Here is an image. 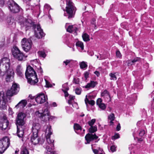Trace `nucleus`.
I'll return each mask as SVG.
<instances>
[{"label": "nucleus", "mask_w": 154, "mask_h": 154, "mask_svg": "<svg viewBox=\"0 0 154 154\" xmlns=\"http://www.w3.org/2000/svg\"><path fill=\"white\" fill-rule=\"evenodd\" d=\"M10 66L9 59L7 57L2 58L0 61V75H3L5 71L11 69L10 68Z\"/></svg>", "instance_id": "f257e3e1"}, {"label": "nucleus", "mask_w": 154, "mask_h": 154, "mask_svg": "<svg viewBox=\"0 0 154 154\" xmlns=\"http://www.w3.org/2000/svg\"><path fill=\"white\" fill-rule=\"evenodd\" d=\"M66 9L67 14H64V16H67L69 19L73 17L75 11V8L73 3L70 0L68 1V0H66Z\"/></svg>", "instance_id": "f03ea898"}, {"label": "nucleus", "mask_w": 154, "mask_h": 154, "mask_svg": "<svg viewBox=\"0 0 154 154\" xmlns=\"http://www.w3.org/2000/svg\"><path fill=\"white\" fill-rule=\"evenodd\" d=\"M10 144V139L8 137H3L0 140V154L3 153L8 148Z\"/></svg>", "instance_id": "7ed1b4c3"}, {"label": "nucleus", "mask_w": 154, "mask_h": 154, "mask_svg": "<svg viewBox=\"0 0 154 154\" xmlns=\"http://www.w3.org/2000/svg\"><path fill=\"white\" fill-rule=\"evenodd\" d=\"M46 138L48 144L46 145V147L47 146H50V148L53 147L54 146L53 140H51L50 138L51 135L52 134V132L51 131V127L50 126H48L45 131Z\"/></svg>", "instance_id": "20e7f679"}, {"label": "nucleus", "mask_w": 154, "mask_h": 154, "mask_svg": "<svg viewBox=\"0 0 154 154\" xmlns=\"http://www.w3.org/2000/svg\"><path fill=\"white\" fill-rule=\"evenodd\" d=\"M8 101L7 97L3 91L0 92V109L5 110L7 107V102Z\"/></svg>", "instance_id": "39448f33"}, {"label": "nucleus", "mask_w": 154, "mask_h": 154, "mask_svg": "<svg viewBox=\"0 0 154 154\" xmlns=\"http://www.w3.org/2000/svg\"><path fill=\"white\" fill-rule=\"evenodd\" d=\"M26 115L23 112L19 113L17 116L16 119V125L17 126H25L24 125L25 124V119Z\"/></svg>", "instance_id": "423d86ee"}, {"label": "nucleus", "mask_w": 154, "mask_h": 154, "mask_svg": "<svg viewBox=\"0 0 154 154\" xmlns=\"http://www.w3.org/2000/svg\"><path fill=\"white\" fill-rule=\"evenodd\" d=\"M33 26L35 29V35L37 38H41L45 36V34L39 25H33Z\"/></svg>", "instance_id": "0eeeda50"}, {"label": "nucleus", "mask_w": 154, "mask_h": 154, "mask_svg": "<svg viewBox=\"0 0 154 154\" xmlns=\"http://www.w3.org/2000/svg\"><path fill=\"white\" fill-rule=\"evenodd\" d=\"M40 110L38 111L36 113L38 116L45 120H48L49 119L50 114L48 109L46 108L43 109L42 112H40Z\"/></svg>", "instance_id": "6e6552de"}, {"label": "nucleus", "mask_w": 154, "mask_h": 154, "mask_svg": "<svg viewBox=\"0 0 154 154\" xmlns=\"http://www.w3.org/2000/svg\"><path fill=\"white\" fill-rule=\"evenodd\" d=\"M9 122L7 117L4 116L2 118L0 119V129L2 130L9 129Z\"/></svg>", "instance_id": "1a4fd4ad"}, {"label": "nucleus", "mask_w": 154, "mask_h": 154, "mask_svg": "<svg viewBox=\"0 0 154 154\" xmlns=\"http://www.w3.org/2000/svg\"><path fill=\"white\" fill-rule=\"evenodd\" d=\"M12 52L14 57L19 61H21L23 60L24 54L19 49H12Z\"/></svg>", "instance_id": "9d476101"}, {"label": "nucleus", "mask_w": 154, "mask_h": 154, "mask_svg": "<svg viewBox=\"0 0 154 154\" xmlns=\"http://www.w3.org/2000/svg\"><path fill=\"white\" fill-rule=\"evenodd\" d=\"M8 7L11 11L13 13H18L20 11L19 6L13 1L10 2H9Z\"/></svg>", "instance_id": "9b49d317"}, {"label": "nucleus", "mask_w": 154, "mask_h": 154, "mask_svg": "<svg viewBox=\"0 0 154 154\" xmlns=\"http://www.w3.org/2000/svg\"><path fill=\"white\" fill-rule=\"evenodd\" d=\"M35 98V101L37 103L40 104L43 103L45 102L46 100V97L42 93L37 94Z\"/></svg>", "instance_id": "f8f14e48"}, {"label": "nucleus", "mask_w": 154, "mask_h": 154, "mask_svg": "<svg viewBox=\"0 0 154 154\" xmlns=\"http://www.w3.org/2000/svg\"><path fill=\"white\" fill-rule=\"evenodd\" d=\"M6 77L5 80L7 82H10L12 81L13 79L14 72L12 69H9V70L5 71Z\"/></svg>", "instance_id": "ddd939ff"}, {"label": "nucleus", "mask_w": 154, "mask_h": 154, "mask_svg": "<svg viewBox=\"0 0 154 154\" xmlns=\"http://www.w3.org/2000/svg\"><path fill=\"white\" fill-rule=\"evenodd\" d=\"M25 74L26 78L37 75L33 68L29 66L27 67Z\"/></svg>", "instance_id": "4468645a"}, {"label": "nucleus", "mask_w": 154, "mask_h": 154, "mask_svg": "<svg viewBox=\"0 0 154 154\" xmlns=\"http://www.w3.org/2000/svg\"><path fill=\"white\" fill-rule=\"evenodd\" d=\"M21 45L23 48H31L32 47V42L30 39L27 40L25 38H23L21 41Z\"/></svg>", "instance_id": "2eb2a0df"}, {"label": "nucleus", "mask_w": 154, "mask_h": 154, "mask_svg": "<svg viewBox=\"0 0 154 154\" xmlns=\"http://www.w3.org/2000/svg\"><path fill=\"white\" fill-rule=\"evenodd\" d=\"M85 139L87 141L85 144L89 143L91 141L94 140H96L98 138V137L95 134L88 133L87 134L85 137Z\"/></svg>", "instance_id": "dca6fc26"}, {"label": "nucleus", "mask_w": 154, "mask_h": 154, "mask_svg": "<svg viewBox=\"0 0 154 154\" xmlns=\"http://www.w3.org/2000/svg\"><path fill=\"white\" fill-rule=\"evenodd\" d=\"M18 23L21 27L25 26L26 27H28L31 26L32 25V22L30 19L26 20V19H23L21 20H20Z\"/></svg>", "instance_id": "f3484780"}, {"label": "nucleus", "mask_w": 154, "mask_h": 154, "mask_svg": "<svg viewBox=\"0 0 154 154\" xmlns=\"http://www.w3.org/2000/svg\"><path fill=\"white\" fill-rule=\"evenodd\" d=\"M40 128V126L38 123H34L33 124L32 128V134L36 137L38 132V131Z\"/></svg>", "instance_id": "a211bd4d"}, {"label": "nucleus", "mask_w": 154, "mask_h": 154, "mask_svg": "<svg viewBox=\"0 0 154 154\" xmlns=\"http://www.w3.org/2000/svg\"><path fill=\"white\" fill-rule=\"evenodd\" d=\"M32 76L27 78L28 79V82L31 85H35L38 82L37 75H34Z\"/></svg>", "instance_id": "6ab92c4d"}, {"label": "nucleus", "mask_w": 154, "mask_h": 154, "mask_svg": "<svg viewBox=\"0 0 154 154\" xmlns=\"http://www.w3.org/2000/svg\"><path fill=\"white\" fill-rule=\"evenodd\" d=\"M25 126H17V136L20 137H22L24 133V129Z\"/></svg>", "instance_id": "aec40b11"}, {"label": "nucleus", "mask_w": 154, "mask_h": 154, "mask_svg": "<svg viewBox=\"0 0 154 154\" xmlns=\"http://www.w3.org/2000/svg\"><path fill=\"white\" fill-rule=\"evenodd\" d=\"M27 104V102L25 100H23L20 101L17 105L15 106V107L17 108L20 107L21 108H23Z\"/></svg>", "instance_id": "412c9836"}, {"label": "nucleus", "mask_w": 154, "mask_h": 154, "mask_svg": "<svg viewBox=\"0 0 154 154\" xmlns=\"http://www.w3.org/2000/svg\"><path fill=\"white\" fill-rule=\"evenodd\" d=\"M31 140L32 142L34 145L38 143L39 140L38 137V134L37 136L35 137L34 135L32 134V136H31Z\"/></svg>", "instance_id": "4be33fe9"}, {"label": "nucleus", "mask_w": 154, "mask_h": 154, "mask_svg": "<svg viewBox=\"0 0 154 154\" xmlns=\"http://www.w3.org/2000/svg\"><path fill=\"white\" fill-rule=\"evenodd\" d=\"M97 84V82L94 81H91L90 83H88L86 86L83 87L86 88H94Z\"/></svg>", "instance_id": "5701e85b"}, {"label": "nucleus", "mask_w": 154, "mask_h": 154, "mask_svg": "<svg viewBox=\"0 0 154 154\" xmlns=\"http://www.w3.org/2000/svg\"><path fill=\"white\" fill-rule=\"evenodd\" d=\"M7 22L9 25L12 27H15V23L14 19L12 17H9L7 18Z\"/></svg>", "instance_id": "b1692460"}, {"label": "nucleus", "mask_w": 154, "mask_h": 154, "mask_svg": "<svg viewBox=\"0 0 154 154\" xmlns=\"http://www.w3.org/2000/svg\"><path fill=\"white\" fill-rule=\"evenodd\" d=\"M78 29L72 25L69 26H68L66 30L68 32L70 33H72L73 32H76Z\"/></svg>", "instance_id": "393cba45"}, {"label": "nucleus", "mask_w": 154, "mask_h": 154, "mask_svg": "<svg viewBox=\"0 0 154 154\" xmlns=\"http://www.w3.org/2000/svg\"><path fill=\"white\" fill-rule=\"evenodd\" d=\"M17 74L20 76H22L23 75V72L22 69L20 65H18L16 68Z\"/></svg>", "instance_id": "a878e982"}, {"label": "nucleus", "mask_w": 154, "mask_h": 154, "mask_svg": "<svg viewBox=\"0 0 154 154\" xmlns=\"http://www.w3.org/2000/svg\"><path fill=\"white\" fill-rule=\"evenodd\" d=\"M140 57H137L132 60H128V65L129 66L134 64L136 62L140 60Z\"/></svg>", "instance_id": "bb28decb"}, {"label": "nucleus", "mask_w": 154, "mask_h": 154, "mask_svg": "<svg viewBox=\"0 0 154 154\" xmlns=\"http://www.w3.org/2000/svg\"><path fill=\"white\" fill-rule=\"evenodd\" d=\"M11 89L14 91H15L16 94H17L19 90V86L17 84L15 83L13 85Z\"/></svg>", "instance_id": "cd10ccee"}, {"label": "nucleus", "mask_w": 154, "mask_h": 154, "mask_svg": "<svg viewBox=\"0 0 154 154\" xmlns=\"http://www.w3.org/2000/svg\"><path fill=\"white\" fill-rule=\"evenodd\" d=\"M16 94L15 91H14L11 89L10 90H8L7 91L6 95L5 94V96L7 97V99H8V96H12L14 94Z\"/></svg>", "instance_id": "c85d7f7f"}, {"label": "nucleus", "mask_w": 154, "mask_h": 154, "mask_svg": "<svg viewBox=\"0 0 154 154\" xmlns=\"http://www.w3.org/2000/svg\"><path fill=\"white\" fill-rule=\"evenodd\" d=\"M45 147L47 150V154H56V152L53 151L52 147L50 148V146H47Z\"/></svg>", "instance_id": "c756f323"}, {"label": "nucleus", "mask_w": 154, "mask_h": 154, "mask_svg": "<svg viewBox=\"0 0 154 154\" xmlns=\"http://www.w3.org/2000/svg\"><path fill=\"white\" fill-rule=\"evenodd\" d=\"M63 88L66 87L65 89H62L63 91L64 92L65 94V97H67L69 95V94L68 93L67 91L69 90V88L67 86L66 84H64L63 85Z\"/></svg>", "instance_id": "7c9ffc66"}, {"label": "nucleus", "mask_w": 154, "mask_h": 154, "mask_svg": "<svg viewBox=\"0 0 154 154\" xmlns=\"http://www.w3.org/2000/svg\"><path fill=\"white\" fill-rule=\"evenodd\" d=\"M87 96H86V98L85 99V102L86 104V106L87 107L88 106V103L89 104L93 106L95 104V102L94 100H89L87 98Z\"/></svg>", "instance_id": "2f4dec72"}, {"label": "nucleus", "mask_w": 154, "mask_h": 154, "mask_svg": "<svg viewBox=\"0 0 154 154\" xmlns=\"http://www.w3.org/2000/svg\"><path fill=\"white\" fill-rule=\"evenodd\" d=\"M82 37L83 40L85 42H87L90 40L89 35L86 33L83 34Z\"/></svg>", "instance_id": "473e14b6"}, {"label": "nucleus", "mask_w": 154, "mask_h": 154, "mask_svg": "<svg viewBox=\"0 0 154 154\" xmlns=\"http://www.w3.org/2000/svg\"><path fill=\"white\" fill-rule=\"evenodd\" d=\"M89 132L91 133H93L97 131V127L95 126H91L89 129Z\"/></svg>", "instance_id": "72a5a7b5"}, {"label": "nucleus", "mask_w": 154, "mask_h": 154, "mask_svg": "<svg viewBox=\"0 0 154 154\" xmlns=\"http://www.w3.org/2000/svg\"><path fill=\"white\" fill-rule=\"evenodd\" d=\"M80 67L82 69L86 68L87 67V65L84 61H82L79 63Z\"/></svg>", "instance_id": "f704fd0d"}, {"label": "nucleus", "mask_w": 154, "mask_h": 154, "mask_svg": "<svg viewBox=\"0 0 154 154\" xmlns=\"http://www.w3.org/2000/svg\"><path fill=\"white\" fill-rule=\"evenodd\" d=\"M101 96H104V97H110L109 94L106 90H105L102 93H101Z\"/></svg>", "instance_id": "c9c22d12"}, {"label": "nucleus", "mask_w": 154, "mask_h": 154, "mask_svg": "<svg viewBox=\"0 0 154 154\" xmlns=\"http://www.w3.org/2000/svg\"><path fill=\"white\" fill-rule=\"evenodd\" d=\"M74 128L75 130H82L81 127L78 124L75 123L74 124Z\"/></svg>", "instance_id": "e433bc0d"}, {"label": "nucleus", "mask_w": 154, "mask_h": 154, "mask_svg": "<svg viewBox=\"0 0 154 154\" xmlns=\"http://www.w3.org/2000/svg\"><path fill=\"white\" fill-rule=\"evenodd\" d=\"M116 73H110L109 74V75L110 77V79L113 80H116L117 79V77L115 75Z\"/></svg>", "instance_id": "4c0bfd02"}, {"label": "nucleus", "mask_w": 154, "mask_h": 154, "mask_svg": "<svg viewBox=\"0 0 154 154\" xmlns=\"http://www.w3.org/2000/svg\"><path fill=\"white\" fill-rule=\"evenodd\" d=\"M76 45L78 47L81 48H84V45L83 43L81 42L78 41L76 43Z\"/></svg>", "instance_id": "58836bf2"}, {"label": "nucleus", "mask_w": 154, "mask_h": 154, "mask_svg": "<svg viewBox=\"0 0 154 154\" xmlns=\"http://www.w3.org/2000/svg\"><path fill=\"white\" fill-rule=\"evenodd\" d=\"M38 53L39 56L43 58H45L46 56V54L44 51H39L38 52Z\"/></svg>", "instance_id": "ea45409f"}, {"label": "nucleus", "mask_w": 154, "mask_h": 154, "mask_svg": "<svg viewBox=\"0 0 154 154\" xmlns=\"http://www.w3.org/2000/svg\"><path fill=\"white\" fill-rule=\"evenodd\" d=\"M108 119L110 120L113 121L115 119L114 113H111L108 117Z\"/></svg>", "instance_id": "a19ab883"}, {"label": "nucleus", "mask_w": 154, "mask_h": 154, "mask_svg": "<svg viewBox=\"0 0 154 154\" xmlns=\"http://www.w3.org/2000/svg\"><path fill=\"white\" fill-rule=\"evenodd\" d=\"M21 154H29V152L26 148H24L21 151Z\"/></svg>", "instance_id": "79ce46f5"}, {"label": "nucleus", "mask_w": 154, "mask_h": 154, "mask_svg": "<svg viewBox=\"0 0 154 154\" xmlns=\"http://www.w3.org/2000/svg\"><path fill=\"white\" fill-rule=\"evenodd\" d=\"M95 121L96 120L95 119H92L90 121L88 122V124L90 126H93V125L95 122Z\"/></svg>", "instance_id": "37998d69"}, {"label": "nucleus", "mask_w": 154, "mask_h": 154, "mask_svg": "<svg viewBox=\"0 0 154 154\" xmlns=\"http://www.w3.org/2000/svg\"><path fill=\"white\" fill-rule=\"evenodd\" d=\"M79 82V79L78 78H74L73 80V82L75 84H78Z\"/></svg>", "instance_id": "c03bdc74"}, {"label": "nucleus", "mask_w": 154, "mask_h": 154, "mask_svg": "<svg viewBox=\"0 0 154 154\" xmlns=\"http://www.w3.org/2000/svg\"><path fill=\"white\" fill-rule=\"evenodd\" d=\"M99 107L102 110H104L106 108V106L104 104L102 103L98 105Z\"/></svg>", "instance_id": "a18cd8bd"}, {"label": "nucleus", "mask_w": 154, "mask_h": 154, "mask_svg": "<svg viewBox=\"0 0 154 154\" xmlns=\"http://www.w3.org/2000/svg\"><path fill=\"white\" fill-rule=\"evenodd\" d=\"M75 92L76 94L79 95L81 94V90L79 88H77L75 89Z\"/></svg>", "instance_id": "49530a36"}, {"label": "nucleus", "mask_w": 154, "mask_h": 154, "mask_svg": "<svg viewBox=\"0 0 154 154\" xmlns=\"http://www.w3.org/2000/svg\"><path fill=\"white\" fill-rule=\"evenodd\" d=\"M145 134V131L143 130H141L139 133V135L141 137L143 136Z\"/></svg>", "instance_id": "de8ad7c7"}, {"label": "nucleus", "mask_w": 154, "mask_h": 154, "mask_svg": "<svg viewBox=\"0 0 154 154\" xmlns=\"http://www.w3.org/2000/svg\"><path fill=\"white\" fill-rule=\"evenodd\" d=\"M102 99L100 98H99L98 99L96 103L97 105H99L100 104L102 103Z\"/></svg>", "instance_id": "09e8293b"}, {"label": "nucleus", "mask_w": 154, "mask_h": 154, "mask_svg": "<svg viewBox=\"0 0 154 154\" xmlns=\"http://www.w3.org/2000/svg\"><path fill=\"white\" fill-rule=\"evenodd\" d=\"M116 55L117 57L120 58L122 57V55L119 51H117L116 52Z\"/></svg>", "instance_id": "8fccbe9b"}, {"label": "nucleus", "mask_w": 154, "mask_h": 154, "mask_svg": "<svg viewBox=\"0 0 154 154\" xmlns=\"http://www.w3.org/2000/svg\"><path fill=\"white\" fill-rule=\"evenodd\" d=\"M46 85L48 87H52V85L47 80L45 79Z\"/></svg>", "instance_id": "3c124183"}, {"label": "nucleus", "mask_w": 154, "mask_h": 154, "mask_svg": "<svg viewBox=\"0 0 154 154\" xmlns=\"http://www.w3.org/2000/svg\"><path fill=\"white\" fill-rule=\"evenodd\" d=\"M119 134H115L114 136H113L112 137V139H116L117 138H119Z\"/></svg>", "instance_id": "603ef678"}, {"label": "nucleus", "mask_w": 154, "mask_h": 154, "mask_svg": "<svg viewBox=\"0 0 154 154\" xmlns=\"http://www.w3.org/2000/svg\"><path fill=\"white\" fill-rule=\"evenodd\" d=\"M110 150L112 152H113L116 150V147L115 146H112L110 147Z\"/></svg>", "instance_id": "864d4df0"}, {"label": "nucleus", "mask_w": 154, "mask_h": 154, "mask_svg": "<svg viewBox=\"0 0 154 154\" xmlns=\"http://www.w3.org/2000/svg\"><path fill=\"white\" fill-rule=\"evenodd\" d=\"M95 19H93L92 20V21L91 22V24H93L94 25V26H95V28H96V26L95 25Z\"/></svg>", "instance_id": "5fc2aeb1"}, {"label": "nucleus", "mask_w": 154, "mask_h": 154, "mask_svg": "<svg viewBox=\"0 0 154 154\" xmlns=\"http://www.w3.org/2000/svg\"><path fill=\"white\" fill-rule=\"evenodd\" d=\"M71 61V60H67L65 61H64L63 62V63L65 64V65H67Z\"/></svg>", "instance_id": "6e6d98bb"}, {"label": "nucleus", "mask_w": 154, "mask_h": 154, "mask_svg": "<svg viewBox=\"0 0 154 154\" xmlns=\"http://www.w3.org/2000/svg\"><path fill=\"white\" fill-rule=\"evenodd\" d=\"M84 75L85 79H87L88 77L89 73L87 72H86L84 73Z\"/></svg>", "instance_id": "4d7b16f0"}, {"label": "nucleus", "mask_w": 154, "mask_h": 154, "mask_svg": "<svg viewBox=\"0 0 154 154\" xmlns=\"http://www.w3.org/2000/svg\"><path fill=\"white\" fill-rule=\"evenodd\" d=\"M121 129L120 125L119 123L116 128V130L117 131H119Z\"/></svg>", "instance_id": "13d9d810"}, {"label": "nucleus", "mask_w": 154, "mask_h": 154, "mask_svg": "<svg viewBox=\"0 0 154 154\" xmlns=\"http://www.w3.org/2000/svg\"><path fill=\"white\" fill-rule=\"evenodd\" d=\"M4 4V0H0V6H2Z\"/></svg>", "instance_id": "bf43d9fd"}, {"label": "nucleus", "mask_w": 154, "mask_h": 154, "mask_svg": "<svg viewBox=\"0 0 154 154\" xmlns=\"http://www.w3.org/2000/svg\"><path fill=\"white\" fill-rule=\"evenodd\" d=\"M69 100H73L75 98V97L74 96H72L71 95H70L69 96Z\"/></svg>", "instance_id": "052dcab7"}, {"label": "nucleus", "mask_w": 154, "mask_h": 154, "mask_svg": "<svg viewBox=\"0 0 154 154\" xmlns=\"http://www.w3.org/2000/svg\"><path fill=\"white\" fill-rule=\"evenodd\" d=\"M94 74H95L97 76H99L100 75V74L99 72L97 71H95L94 72Z\"/></svg>", "instance_id": "680f3d73"}, {"label": "nucleus", "mask_w": 154, "mask_h": 154, "mask_svg": "<svg viewBox=\"0 0 154 154\" xmlns=\"http://www.w3.org/2000/svg\"><path fill=\"white\" fill-rule=\"evenodd\" d=\"M93 150L95 154H97L98 152V150L96 149H94Z\"/></svg>", "instance_id": "e2e57ef3"}, {"label": "nucleus", "mask_w": 154, "mask_h": 154, "mask_svg": "<svg viewBox=\"0 0 154 154\" xmlns=\"http://www.w3.org/2000/svg\"><path fill=\"white\" fill-rule=\"evenodd\" d=\"M44 8H50V6L48 5V4H46L44 6Z\"/></svg>", "instance_id": "0e129e2a"}, {"label": "nucleus", "mask_w": 154, "mask_h": 154, "mask_svg": "<svg viewBox=\"0 0 154 154\" xmlns=\"http://www.w3.org/2000/svg\"><path fill=\"white\" fill-rule=\"evenodd\" d=\"M8 111L9 113L11 114H12L13 113V112L12 110V109L11 108H9L8 109Z\"/></svg>", "instance_id": "69168bd1"}, {"label": "nucleus", "mask_w": 154, "mask_h": 154, "mask_svg": "<svg viewBox=\"0 0 154 154\" xmlns=\"http://www.w3.org/2000/svg\"><path fill=\"white\" fill-rule=\"evenodd\" d=\"M29 98H30L31 99H33L35 98L34 96H33L31 95H30L29 96Z\"/></svg>", "instance_id": "338daca9"}, {"label": "nucleus", "mask_w": 154, "mask_h": 154, "mask_svg": "<svg viewBox=\"0 0 154 154\" xmlns=\"http://www.w3.org/2000/svg\"><path fill=\"white\" fill-rule=\"evenodd\" d=\"M52 105L54 107H56L57 106V104L55 102H53L52 104Z\"/></svg>", "instance_id": "774afa93"}]
</instances>
